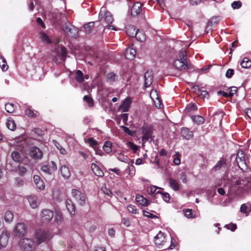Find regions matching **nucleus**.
I'll use <instances>...</instances> for the list:
<instances>
[{
    "label": "nucleus",
    "mask_w": 251,
    "mask_h": 251,
    "mask_svg": "<svg viewBox=\"0 0 251 251\" xmlns=\"http://www.w3.org/2000/svg\"><path fill=\"white\" fill-rule=\"evenodd\" d=\"M100 22L108 29L116 30L115 27L112 25L114 19L112 15L108 11L105 7H101L99 13Z\"/></svg>",
    "instance_id": "nucleus-1"
},
{
    "label": "nucleus",
    "mask_w": 251,
    "mask_h": 251,
    "mask_svg": "<svg viewBox=\"0 0 251 251\" xmlns=\"http://www.w3.org/2000/svg\"><path fill=\"white\" fill-rule=\"evenodd\" d=\"M179 59L174 60L173 66L177 69L186 70L189 68L190 65L186 61V52L181 50L179 52Z\"/></svg>",
    "instance_id": "nucleus-2"
},
{
    "label": "nucleus",
    "mask_w": 251,
    "mask_h": 251,
    "mask_svg": "<svg viewBox=\"0 0 251 251\" xmlns=\"http://www.w3.org/2000/svg\"><path fill=\"white\" fill-rule=\"evenodd\" d=\"M52 237V234L49 231L40 229L35 232V239L38 245L43 242H49Z\"/></svg>",
    "instance_id": "nucleus-3"
},
{
    "label": "nucleus",
    "mask_w": 251,
    "mask_h": 251,
    "mask_svg": "<svg viewBox=\"0 0 251 251\" xmlns=\"http://www.w3.org/2000/svg\"><path fill=\"white\" fill-rule=\"evenodd\" d=\"M34 242L29 238L22 239L19 243L22 251H33Z\"/></svg>",
    "instance_id": "nucleus-4"
},
{
    "label": "nucleus",
    "mask_w": 251,
    "mask_h": 251,
    "mask_svg": "<svg viewBox=\"0 0 251 251\" xmlns=\"http://www.w3.org/2000/svg\"><path fill=\"white\" fill-rule=\"evenodd\" d=\"M15 236L18 237L24 236L26 232V227L23 223H17L13 229Z\"/></svg>",
    "instance_id": "nucleus-5"
},
{
    "label": "nucleus",
    "mask_w": 251,
    "mask_h": 251,
    "mask_svg": "<svg viewBox=\"0 0 251 251\" xmlns=\"http://www.w3.org/2000/svg\"><path fill=\"white\" fill-rule=\"evenodd\" d=\"M73 197L78 202L80 205L85 204V197L84 194L79 190L73 189L72 190Z\"/></svg>",
    "instance_id": "nucleus-6"
},
{
    "label": "nucleus",
    "mask_w": 251,
    "mask_h": 251,
    "mask_svg": "<svg viewBox=\"0 0 251 251\" xmlns=\"http://www.w3.org/2000/svg\"><path fill=\"white\" fill-rule=\"evenodd\" d=\"M236 161L238 166L241 170L244 171L247 169V165L242 151L238 152Z\"/></svg>",
    "instance_id": "nucleus-7"
},
{
    "label": "nucleus",
    "mask_w": 251,
    "mask_h": 251,
    "mask_svg": "<svg viewBox=\"0 0 251 251\" xmlns=\"http://www.w3.org/2000/svg\"><path fill=\"white\" fill-rule=\"evenodd\" d=\"M53 211L49 209H44L41 214V218L42 222L48 223L50 222L53 217Z\"/></svg>",
    "instance_id": "nucleus-8"
},
{
    "label": "nucleus",
    "mask_w": 251,
    "mask_h": 251,
    "mask_svg": "<svg viewBox=\"0 0 251 251\" xmlns=\"http://www.w3.org/2000/svg\"><path fill=\"white\" fill-rule=\"evenodd\" d=\"M29 155L31 158L35 160L41 159L43 157V152L37 147H32L30 149Z\"/></svg>",
    "instance_id": "nucleus-9"
},
{
    "label": "nucleus",
    "mask_w": 251,
    "mask_h": 251,
    "mask_svg": "<svg viewBox=\"0 0 251 251\" xmlns=\"http://www.w3.org/2000/svg\"><path fill=\"white\" fill-rule=\"evenodd\" d=\"M131 103V100L129 97L125 99L122 104L119 107V109H121L122 112L128 111Z\"/></svg>",
    "instance_id": "nucleus-10"
},
{
    "label": "nucleus",
    "mask_w": 251,
    "mask_h": 251,
    "mask_svg": "<svg viewBox=\"0 0 251 251\" xmlns=\"http://www.w3.org/2000/svg\"><path fill=\"white\" fill-rule=\"evenodd\" d=\"M26 199L32 208L34 209L38 207L39 204V201L36 196L33 195L27 196L26 197Z\"/></svg>",
    "instance_id": "nucleus-11"
},
{
    "label": "nucleus",
    "mask_w": 251,
    "mask_h": 251,
    "mask_svg": "<svg viewBox=\"0 0 251 251\" xmlns=\"http://www.w3.org/2000/svg\"><path fill=\"white\" fill-rule=\"evenodd\" d=\"M144 86L145 87H148L152 83L153 80V74L151 71H147L144 75Z\"/></svg>",
    "instance_id": "nucleus-12"
},
{
    "label": "nucleus",
    "mask_w": 251,
    "mask_h": 251,
    "mask_svg": "<svg viewBox=\"0 0 251 251\" xmlns=\"http://www.w3.org/2000/svg\"><path fill=\"white\" fill-rule=\"evenodd\" d=\"M53 18L54 21L60 25L62 22L66 21V15L65 13H61L58 12H54L53 14Z\"/></svg>",
    "instance_id": "nucleus-13"
},
{
    "label": "nucleus",
    "mask_w": 251,
    "mask_h": 251,
    "mask_svg": "<svg viewBox=\"0 0 251 251\" xmlns=\"http://www.w3.org/2000/svg\"><path fill=\"white\" fill-rule=\"evenodd\" d=\"M154 243L157 246L163 245L165 242V236L164 233L159 231L154 238Z\"/></svg>",
    "instance_id": "nucleus-14"
},
{
    "label": "nucleus",
    "mask_w": 251,
    "mask_h": 251,
    "mask_svg": "<svg viewBox=\"0 0 251 251\" xmlns=\"http://www.w3.org/2000/svg\"><path fill=\"white\" fill-rule=\"evenodd\" d=\"M226 168L227 165L226 159L221 158L213 167V170L214 171H219L220 170H223L225 171L226 169Z\"/></svg>",
    "instance_id": "nucleus-15"
},
{
    "label": "nucleus",
    "mask_w": 251,
    "mask_h": 251,
    "mask_svg": "<svg viewBox=\"0 0 251 251\" xmlns=\"http://www.w3.org/2000/svg\"><path fill=\"white\" fill-rule=\"evenodd\" d=\"M9 234L6 230H3L0 235V243L3 247H6L8 242Z\"/></svg>",
    "instance_id": "nucleus-16"
},
{
    "label": "nucleus",
    "mask_w": 251,
    "mask_h": 251,
    "mask_svg": "<svg viewBox=\"0 0 251 251\" xmlns=\"http://www.w3.org/2000/svg\"><path fill=\"white\" fill-rule=\"evenodd\" d=\"M142 5L139 2H136L133 5L131 9V14L132 16H136L140 13Z\"/></svg>",
    "instance_id": "nucleus-17"
},
{
    "label": "nucleus",
    "mask_w": 251,
    "mask_h": 251,
    "mask_svg": "<svg viewBox=\"0 0 251 251\" xmlns=\"http://www.w3.org/2000/svg\"><path fill=\"white\" fill-rule=\"evenodd\" d=\"M33 181L36 187L40 190H42L45 189V185L44 181L39 176L34 175Z\"/></svg>",
    "instance_id": "nucleus-18"
},
{
    "label": "nucleus",
    "mask_w": 251,
    "mask_h": 251,
    "mask_svg": "<svg viewBox=\"0 0 251 251\" xmlns=\"http://www.w3.org/2000/svg\"><path fill=\"white\" fill-rule=\"evenodd\" d=\"M136 54V51L135 49L132 47L127 48L126 50L125 56L127 59H133L135 57Z\"/></svg>",
    "instance_id": "nucleus-19"
},
{
    "label": "nucleus",
    "mask_w": 251,
    "mask_h": 251,
    "mask_svg": "<svg viewBox=\"0 0 251 251\" xmlns=\"http://www.w3.org/2000/svg\"><path fill=\"white\" fill-rule=\"evenodd\" d=\"M91 169L96 176L99 177H102L103 176L104 173L101 170L99 166H98L96 163H92Z\"/></svg>",
    "instance_id": "nucleus-20"
},
{
    "label": "nucleus",
    "mask_w": 251,
    "mask_h": 251,
    "mask_svg": "<svg viewBox=\"0 0 251 251\" xmlns=\"http://www.w3.org/2000/svg\"><path fill=\"white\" fill-rule=\"evenodd\" d=\"M181 134L183 137L187 140H189L193 136V133L187 127H182L181 129Z\"/></svg>",
    "instance_id": "nucleus-21"
},
{
    "label": "nucleus",
    "mask_w": 251,
    "mask_h": 251,
    "mask_svg": "<svg viewBox=\"0 0 251 251\" xmlns=\"http://www.w3.org/2000/svg\"><path fill=\"white\" fill-rule=\"evenodd\" d=\"M60 172L62 176L65 179L69 178L71 176L69 168L65 165L61 166L60 168Z\"/></svg>",
    "instance_id": "nucleus-22"
},
{
    "label": "nucleus",
    "mask_w": 251,
    "mask_h": 251,
    "mask_svg": "<svg viewBox=\"0 0 251 251\" xmlns=\"http://www.w3.org/2000/svg\"><path fill=\"white\" fill-rule=\"evenodd\" d=\"M162 189L161 188L157 187L155 186H151L148 189V193L149 195H151L152 197H156L157 195H159V193H156L158 191Z\"/></svg>",
    "instance_id": "nucleus-23"
},
{
    "label": "nucleus",
    "mask_w": 251,
    "mask_h": 251,
    "mask_svg": "<svg viewBox=\"0 0 251 251\" xmlns=\"http://www.w3.org/2000/svg\"><path fill=\"white\" fill-rule=\"evenodd\" d=\"M136 200L142 206H147L150 203L149 201L146 198L140 195H136Z\"/></svg>",
    "instance_id": "nucleus-24"
},
{
    "label": "nucleus",
    "mask_w": 251,
    "mask_h": 251,
    "mask_svg": "<svg viewBox=\"0 0 251 251\" xmlns=\"http://www.w3.org/2000/svg\"><path fill=\"white\" fill-rule=\"evenodd\" d=\"M66 206L67 209L71 213V214L73 215L75 214V206L73 204L72 201L71 200H67L66 201Z\"/></svg>",
    "instance_id": "nucleus-25"
},
{
    "label": "nucleus",
    "mask_w": 251,
    "mask_h": 251,
    "mask_svg": "<svg viewBox=\"0 0 251 251\" xmlns=\"http://www.w3.org/2000/svg\"><path fill=\"white\" fill-rule=\"evenodd\" d=\"M136 28L133 25H128L126 28V34L129 37H134L136 35Z\"/></svg>",
    "instance_id": "nucleus-26"
},
{
    "label": "nucleus",
    "mask_w": 251,
    "mask_h": 251,
    "mask_svg": "<svg viewBox=\"0 0 251 251\" xmlns=\"http://www.w3.org/2000/svg\"><path fill=\"white\" fill-rule=\"evenodd\" d=\"M95 23V22H89L84 25V28L86 33L90 34L92 33Z\"/></svg>",
    "instance_id": "nucleus-27"
},
{
    "label": "nucleus",
    "mask_w": 251,
    "mask_h": 251,
    "mask_svg": "<svg viewBox=\"0 0 251 251\" xmlns=\"http://www.w3.org/2000/svg\"><path fill=\"white\" fill-rule=\"evenodd\" d=\"M198 110V108L197 105L193 103H191L187 105L185 109H184V112L186 113H188L191 112H195Z\"/></svg>",
    "instance_id": "nucleus-28"
},
{
    "label": "nucleus",
    "mask_w": 251,
    "mask_h": 251,
    "mask_svg": "<svg viewBox=\"0 0 251 251\" xmlns=\"http://www.w3.org/2000/svg\"><path fill=\"white\" fill-rule=\"evenodd\" d=\"M170 186L175 191H178L179 189L178 183L174 179L170 178L169 180Z\"/></svg>",
    "instance_id": "nucleus-29"
},
{
    "label": "nucleus",
    "mask_w": 251,
    "mask_h": 251,
    "mask_svg": "<svg viewBox=\"0 0 251 251\" xmlns=\"http://www.w3.org/2000/svg\"><path fill=\"white\" fill-rule=\"evenodd\" d=\"M11 156L13 160L17 162H20L23 159L21 154L17 151H13L11 153Z\"/></svg>",
    "instance_id": "nucleus-30"
},
{
    "label": "nucleus",
    "mask_w": 251,
    "mask_h": 251,
    "mask_svg": "<svg viewBox=\"0 0 251 251\" xmlns=\"http://www.w3.org/2000/svg\"><path fill=\"white\" fill-rule=\"evenodd\" d=\"M191 119L194 123L199 125L202 124L204 122V118L201 116H193L191 117Z\"/></svg>",
    "instance_id": "nucleus-31"
},
{
    "label": "nucleus",
    "mask_w": 251,
    "mask_h": 251,
    "mask_svg": "<svg viewBox=\"0 0 251 251\" xmlns=\"http://www.w3.org/2000/svg\"><path fill=\"white\" fill-rule=\"evenodd\" d=\"M0 67L2 71H6L8 69V66L7 64L6 60L0 55Z\"/></svg>",
    "instance_id": "nucleus-32"
},
{
    "label": "nucleus",
    "mask_w": 251,
    "mask_h": 251,
    "mask_svg": "<svg viewBox=\"0 0 251 251\" xmlns=\"http://www.w3.org/2000/svg\"><path fill=\"white\" fill-rule=\"evenodd\" d=\"M13 214L10 211H7L4 214V219L6 222L11 223L13 219Z\"/></svg>",
    "instance_id": "nucleus-33"
},
{
    "label": "nucleus",
    "mask_w": 251,
    "mask_h": 251,
    "mask_svg": "<svg viewBox=\"0 0 251 251\" xmlns=\"http://www.w3.org/2000/svg\"><path fill=\"white\" fill-rule=\"evenodd\" d=\"M134 37L140 42H143L145 40V36L144 32L139 30L136 31V35Z\"/></svg>",
    "instance_id": "nucleus-34"
},
{
    "label": "nucleus",
    "mask_w": 251,
    "mask_h": 251,
    "mask_svg": "<svg viewBox=\"0 0 251 251\" xmlns=\"http://www.w3.org/2000/svg\"><path fill=\"white\" fill-rule=\"evenodd\" d=\"M240 64L243 68H249L251 66V61L248 58L245 57Z\"/></svg>",
    "instance_id": "nucleus-35"
},
{
    "label": "nucleus",
    "mask_w": 251,
    "mask_h": 251,
    "mask_svg": "<svg viewBox=\"0 0 251 251\" xmlns=\"http://www.w3.org/2000/svg\"><path fill=\"white\" fill-rule=\"evenodd\" d=\"M67 34L70 36L75 38L78 36L77 29L73 26L71 28H69V33Z\"/></svg>",
    "instance_id": "nucleus-36"
},
{
    "label": "nucleus",
    "mask_w": 251,
    "mask_h": 251,
    "mask_svg": "<svg viewBox=\"0 0 251 251\" xmlns=\"http://www.w3.org/2000/svg\"><path fill=\"white\" fill-rule=\"evenodd\" d=\"M240 211L244 213H249L251 211V205L243 204L240 207Z\"/></svg>",
    "instance_id": "nucleus-37"
},
{
    "label": "nucleus",
    "mask_w": 251,
    "mask_h": 251,
    "mask_svg": "<svg viewBox=\"0 0 251 251\" xmlns=\"http://www.w3.org/2000/svg\"><path fill=\"white\" fill-rule=\"evenodd\" d=\"M111 148L112 144L110 142L106 141L104 142L103 149L107 153H109L112 151Z\"/></svg>",
    "instance_id": "nucleus-38"
},
{
    "label": "nucleus",
    "mask_w": 251,
    "mask_h": 251,
    "mask_svg": "<svg viewBox=\"0 0 251 251\" xmlns=\"http://www.w3.org/2000/svg\"><path fill=\"white\" fill-rule=\"evenodd\" d=\"M6 126L8 129L11 130H14L16 128V125L14 120L12 119H8Z\"/></svg>",
    "instance_id": "nucleus-39"
},
{
    "label": "nucleus",
    "mask_w": 251,
    "mask_h": 251,
    "mask_svg": "<svg viewBox=\"0 0 251 251\" xmlns=\"http://www.w3.org/2000/svg\"><path fill=\"white\" fill-rule=\"evenodd\" d=\"M40 38L41 39L42 41L45 42L47 44H50L51 43V41L50 40V39L49 38L48 35L44 32H41L40 33Z\"/></svg>",
    "instance_id": "nucleus-40"
},
{
    "label": "nucleus",
    "mask_w": 251,
    "mask_h": 251,
    "mask_svg": "<svg viewBox=\"0 0 251 251\" xmlns=\"http://www.w3.org/2000/svg\"><path fill=\"white\" fill-rule=\"evenodd\" d=\"M75 79L79 83L82 82L84 80L83 74L81 71L77 70L76 71Z\"/></svg>",
    "instance_id": "nucleus-41"
},
{
    "label": "nucleus",
    "mask_w": 251,
    "mask_h": 251,
    "mask_svg": "<svg viewBox=\"0 0 251 251\" xmlns=\"http://www.w3.org/2000/svg\"><path fill=\"white\" fill-rule=\"evenodd\" d=\"M156 193H159V195H160L161 198L165 202H168L170 201V195L168 193L161 192L160 191H158Z\"/></svg>",
    "instance_id": "nucleus-42"
},
{
    "label": "nucleus",
    "mask_w": 251,
    "mask_h": 251,
    "mask_svg": "<svg viewBox=\"0 0 251 251\" xmlns=\"http://www.w3.org/2000/svg\"><path fill=\"white\" fill-rule=\"evenodd\" d=\"M5 108L7 112L12 113L15 110V105L12 103H7L5 105Z\"/></svg>",
    "instance_id": "nucleus-43"
},
{
    "label": "nucleus",
    "mask_w": 251,
    "mask_h": 251,
    "mask_svg": "<svg viewBox=\"0 0 251 251\" xmlns=\"http://www.w3.org/2000/svg\"><path fill=\"white\" fill-rule=\"evenodd\" d=\"M117 159L120 161L123 162H127L128 161L133 162L132 160H130L127 156L124 155L122 154H119L117 157Z\"/></svg>",
    "instance_id": "nucleus-44"
},
{
    "label": "nucleus",
    "mask_w": 251,
    "mask_h": 251,
    "mask_svg": "<svg viewBox=\"0 0 251 251\" xmlns=\"http://www.w3.org/2000/svg\"><path fill=\"white\" fill-rule=\"evenodd\" d=\"M127 210L129 212L134 214H137L138 213V210L136 208L135 205L129 204L127 207Z\"/></svg>",
    "instance_id": "nucleus-45"
},
{
    "label": "nucleus",
    "mask_w": 251,
    "mask_h": 251,
    "mask_svg": "<svg viewBox=\"0 0 251 251\" xmlns=\"http://www.w3.org/2000/svg\"><path fill=\"white\" fill-rule=\"evenodd\" d=\"M83 99L88 103L89 107H92L94 105V101L92 98L88 96H85Z\"/></svg>",
    "instance_id": "nucleus-46"
},
{
    "label": "nucleus",
    "mask_w": 251,
    "mask_h": 251,
    "mask_svg": "<svg viewBox=\"0 0 251 251\" xmlns=\"http://www.w3.org/2000/svg\"><path fill=\"white\" fill-rule=\"evenodd\" d=\"M127 147L131 149L134 153H136L138 149V147L131 142H128L127 143Z\"/></svg>",
    "instance_id": "nucleus-47"
},
{
    "label": "nucleus",
    "mask_w": 251,
    "mask_h": 251,
    "mask_svg": "<svg viewBox=\"0 0 251 251\" xmlns=\"http://www.w3.org/2000/svg\"><path fill=\"white\" fill-rule=\"evenodd\" d=\"M41 170L42 172L48 174H51L53 172L48 165H43Z\"/></svg>",
    "instance_id": "nucleus-48"
},
{
    "label": "nucleus",
    "mask_w": 251,
    "mask_h": 251,
    "mask_svg": "<svg viewBox=\"0 0 251 251\" xmlns=\"http://www.w3.org/2000/svg\"><path fill=\"white\" fill-rule=\"evenodd\" d=\"M242 5V3L240 1H234L231 4V7L233 9H239L241 7Z\"/></svg>",
    "instance_id": "nucleus-49"
},
{
    "label": "nucleus",
    "mask_w": 251,
    "mask_h": 251,
    "mask_svg": "<svg viewBox=\"0 0 251 251\" xmlns=\"http://www.w3.org/2000/svg\"><path fill=\"white\" fill-rule=\"evenodd\" d=\"M65 22V25L64 26L62 27V29L66 33H69V28H71L73 25H71V24L69 22H66V21Z\"/></svg>",
    "instance_id": "nucleus-50"
},
{
    "label": "nucleus",
    "mask_w": 251,
    "mask_h": 251,
    "mask_svg": "<svg viewBox=\"0 0 251 251\" xmlns=\"http://www.w3.org/2000/svg\"><path fill=\"white\" fill-rule=\"evenodd\" d=\"M150 96L152 100L159 98L157 91L156 90H152L150 93Z\"/></svg>",
    "instance_id": "nucleus-51"
},
{
    "label": "nucleus",
    "mask_w": 251,
    "mask_h": 251,
    "mask_svg": "<svg viewBox=\"0 0 251 251\" xmlns=\"http://www.w3.org/2000/svg\"><path fill=\"white\" fill-rule=\"evenodd\" d=\"M25 114L27 116L31 117L36 116V114L30 108L26 109Z\"/></svg>",
    "instance_id": "nucleus-52"
},
{
    "label": "nucleus",
    "mask_w": 251,
    "mask_h": 251,
    "mask_svg": "<svg viewBox=\"0 0 251 251\" xmlns=\"http://www.w3.org/2000/svg\"><path fill=\"white\" fill-rule=\"evenodd\" d=\"M117 76L113 73H108L107 75V78L110 81H114L116 80Z\"/></svg>",
    "instance_id": "nucleus-53"
},
{
    "label": "nucleus",
    "mask_w": 251,
    "mask_h": 251,
    "mask_svg": "<svg viewBox=\"0 0 251 251\" xmlns=\"http://www.w3.org/2000/svg\"><path fill=\"white\" fill-rule=\"evenodd\" d=\"M60 55L61 56L62 59L63 60H64L66 58V57L67 55V52L66 49L64 47H62L61 48Z\"/></svg>",
    "instance_id": "nucleus-54"
},
{
    "label": "nucleus",
    "mask_w": 251,
    "mask_h": 251,
    "mask_svg": "<svg viewBox=\"0 0 251 251\" xmlns=\"http://www.w3.org/2000/svg\"><path fill=\"white\" fill-rule=\"evenodd\" d=\"M225 227L228 229H230L232 231H234L237 228L236 224H234L226 225Z\"/></svg>",
    "instance_id": "nucleus-55"
},
{
    "label": "nucleus",
    "mask_w": 251,
    "mask_h": 251,
    "mask_svg": "<svg viewBox=\"0 0 251 251\" xmlns=\"http://www.w3.org/2000/svg\"><path fill=\"white\" fill-rule=\"evenodd\" d=\"M101 190L107 196H108L110 197H111L112 196V193L109 189H108L106 187H102L101 188Z\"/></svg>",
    "instance_id": "nucleus-56"
},
{
    "label": "nucleus",
    "mask_w": 251,
    "mask_h": 251,
    "mask_svg": "<svg viewBox=\"0 0 251 251\" xmlns=\"http://www.w3.org/2000/svg\"><path fill=\"white\" fill-rule=\"evenodd\" d=\"M229 89H230L229 93H228L229 97H232L237 92V88L236 87H231Z\"/></svg>",
    "instance_id": "nucleus-57"
},
{
    "label": "nucleus",
    "mask_w": 251,
    "mask_h": 251,
    "mask_svg": "<svg viewBox=\"0 0 251 251\" xmlns=\"http://www.w3.org/2000/svg\"><path fill=\"white\" fill-rule=\"evenodd\" d=\"M27 169L25 167L22 166H19V173L20 175L23 176L26 172Z\"/></svg>",
    "instance_id": "nucleus-58"
},
{
    "label": "nucleus",
    "mask_w": 251,
    "mask_h": 251,
    "mask_svg": "<svg viewBox=\"0 0 251 251\" xmlns=\"http://www.w3.org/2000/svg\"><path fill=\"white\" fill-rule=\"evenodd\" d=\"M234 74V70L231 69H228L226 74V76L227 78H231Z\"/></svg>",
    "instance_id": "nucleus-59"
},
{
    "label": "nucleus",
    "mask_w": 251,
    "mask_h": 251,
    "mask_svg": "<svg viewBox=\"0 0 251 251\" xmlns=\"http://www.w3.org/2000/svg\"><path fill=\"white\" fill-rule=\"evenodd\" d=\"M88 143L90 146L94 147L97 145V142L93 138H90L88 139Z\"/></svg>",
    "instance_id": "nucleus-60"
},
{
    "label": "nucleus",
    "mask_w": 251,
    "mask_h": 251,
    "mask_svg": "<svg viewBox=\"0 0 251 251\" xmlns=\"http://www.w3.org/2000/svg\"><path fill=\"white\" fill-rule=\"evenodd\" d=\"M180 179L182 180L183 183H186L187 180V176L185 173L182 172L180 174Z\"/></svg>",
    "instance_id": "nucleus-61"
},
{
    "label": "nucleus",
    "mask_w": 251,
    "mask_h": 251,
    "mask_svg": "<svg viewBox=\"0 0 251 251\" xmlns=\"http://www.w3.org/2000/svg\"><path fill=\"white\" fill-rule=\"evenodd\" d=\"M143 214L145 216L151 218H154L156 217V216L153 215V214L150 213L149 212L145 210L143 211Z\"/></svg>",
    "instance_id": "nucleus-62"
},
{
    "label": "nucleus",
    "mask_w": 251,
    "mask_h": 251,
    "mask_svg": "<svg viewBox=\"0 0 251 251\" xmlns=\"http://www.w3.org/2000/svg\"><path fill=\"white\" fill-rule=\"evenodd\" d=\"M122 223L126 227H128L130 225V222L128 218H123L122 220Z\"/></svg>",
    "instance_id": "nucleus-63"
},
{
    "label": "nucleus",
    "mask_w": 251,
    "mask_h": 251,
    "mask_svg": "<svg viewBox=\"0 0 251 251\" xmlns=\"http://www.w3.org/2000/svg\"><path fill=\"white\" fill-rule=\"evenodd\" d=\"M184 215L187 218H192L193 216L192 213V210L189 209L185 210V211H184Z\"/></svg>",
    "instance_id": "nucleus-64"
}]
</instances>
